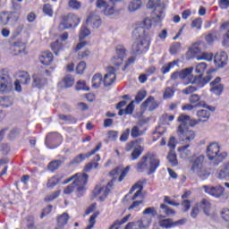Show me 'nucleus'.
<instances>
[{
    "instance_id": "obj_54",
    "label": "nucleus",
    "mask_w": 229,
    "mask_h": 229,
    "mask_svg": "<svg viewBox=\"0 0 229 229\" xmlns=\"http://www.w3.org/2000/svg\"><path fill=\"white\" fill-rule=\"evenodd\" d=\"M142 183H146V179H143L142 181L138 182L137 183H135L131 190L129 191L128 194L125 195L124 199H126V198H128L131 194H133V192H135V191H137V189H139V186H141Z\"/></svg>"
},
{
    "instance_id": "obj_58",
    "label": "nucleus",
    "mask_w": 229,
    "mask_h": 229,
    "mask_svg": "<svg viewBox=\"0 0 229 229\" xmlns=\"http://www.w3.org/2000/svg\"><path fill=\"white\" fill-rule=\"evenodd\" d=\"M58 196H60V191H54L52 194H50L45 198V201L47 203L55 201V199H56V198H58Z\"/></svg>"
},
{
    "instance_id": "obj_37",
    "label": "nucleus",
    "mask_w": 229,
    "mask_h": 229,
    "mask_svg": "<svg viewBox=\"0 0 229 229\" xmlns=\"http://www.w3.org/2000/svg\"><path fill=\"white\" fill-rule=\"evenodd\" d=\"M131 217V214H129L125 216L123 219L116 220L114 223L110 226L109 229H119L121 227V225H124V223H128V220Z\"/></svg>"
},
{
    "instance_id": "obj_49",
    "label": "nucleus",
    "mask_w": 229,
    "mask_h": 229,
    "mask_svg": "<svg viewBox=\"0 0 229 229\" xmlns=\"http://www.w3.org/2000/svg\"><path fill=\"white\" fill-rule=\"evenodd\" d=\"M63 81L64 83L65 89H70V87H72V85H74V78L72 77V75H66L64 78Z\"/></svg>"
},
{
    "instance_id": "obj_33",
    "label": "nucleus",
    "mask_w": 229,
    "mask_h": 229,
    "mask_svg": "<svg viewBox=\"0 0 229 229\" xmlns=\"http://www.w3.org/2000/svg\"><path fill=\"white\" fill-rule=\"evenodd\" d=\"M140 8H142V1L140 0H132L129 3V12H137V10H140Z\"/></svg>"
},
{
    "instance_id": "obj_42",
    "label": "nucleus",
    "mask_w": 229,
    "mask_h": 229,
    "mask_svg": "<svg viewBox=\"0 0 229 229\" xmlns=\"http://www.w3.org/2000/svg\"><path fill=\"white\" fill-rule=\"evenodd\" d=\"M174 65H178V61L174 60V61L168 63L167 64H165L164 66H162V68H161L162 74H167V72H169L171 71V69H173V67H174Z\"/></svg>"
},
{
    "instance_id": "obj_5",
    "label": "nucleus",
    "mask_w": 229,
    "mask_h": 229,
    "mask_svg": "<svg viewBox=\"0 0 229 229\" xmlns=\"http://www.w3.org/2000/svg\"><path fill=\"white\" fill-rule=\"evenodd\" d=\"M208 158L210 165L217 166L228 157V153L221 152L219 145L216 142L209 144L207 148Z\"/></svg>"
},
{
    "instance_id": "obj_6",
    "label": "nucleus",
    "mask_w": 229,
    "mask_h": 229,
    "mask_svg": "<svg viewBox=\"0 0 229 229\" xmlns=\"http://www.w3.org/2000/svg\"><path fill=\"white\" fill-rule=\"evenodd\" d=\"M80 18L74 13L64 14L61 18V22L58 26L59 31H64V30H71V28H77L80 24Z\"/></svg>"
},
{
    "instance_id": "obj_39",
    "label": "nucleus",
    "mask_w": 229,
    "mask_h": 229,
    "mask_svg": "<svg viewBox=\"0 0 229 229\" xmlns=\"http://www.w3.org/2000/svg\"><path fill=\"white\" fill-rule=\"evenodd\" d=\"M167 160L172 165V167H176V165H178V159L176 157V152H174V150H170L167 156Z\"/></svg>"
},
{
    "instance_id": "obj_46",
    "label": "nucleus",
    "mask_w": 229,
    "mask_h": 229,
    "mask_svg": "<svg viewBox=\"0 0 229 229\" xmlns=\"http://www.w3.org/2000/svg\"><path fill=\"white\" fill-rule=\"evenodd\" d=\"M26 221V228L25 229H37L35 226V217L33 216H29L25 218Z\"/></svg>"
},
{
    "instance_id": "obj_2",
    "label": "nucleus",
    "mask_w": 229,
    "mask_h": 229,
    "mask_svg": "<svg viewBox=\"0 0 229 229\" xmlns=\"http://www.w3.org/2000/svg\"><path fill=\"white\" fill-rule=\"evenodd\" d=\"M132 35L136 37V41L131 46V54L139 55L147 53L149 50V46H151L152 35H148L147 30L140 27L136 28Z\"/></svg>"
},
{
    "instance_id": "obj_8",
    "label": "nucleus",
    "mask_w": 229,
    "mask_h": 229,
    "mask_svg": "<svg viewBox=\"0 0 229 229\" xmlns=\"http://www.w3.org/2000/svg\"><path fill=\"white\" fill-rule=\"evenodd\" d=\"M75 180L73 181V185L76 188L78 198H81L85 194V187L89 182V174H76L73 175Z\"/></svg>"
},
{
    "instance_id": "obj_24",
    "label": "nucleus",
    "mask_w": 229,
    "mask_h": 229,
    "mask_svg": "<svg viewBox=\"0 0 229 229\" xmlns=\"http://www.w3.org/2000/svg\"><path fill=\"white\" fill-rule=\"evenodd\" d=\"M185 223V220H178L175 222H173V219L171 218H166V219H162L159 220V226L161 228H174V226H180V225H183Z\"/></svg>"
},
{
    "instance_id": "obj_43",
    "label": "nucleus",
    "mask_w": 229,
    "mask_h": 229,
    "mask_svg": "<svg viewBox=\"0 0 229 229\" xmlns=\"http://www.w3.org/2000/svg\"><path fill=\"white\" fill-rule=\"evenodd\" d=\"M69 223V214L64 213L57 218V226H65Z\"/></svg>"
},
{
    "instance_id": "obj_47",
    "label": "nucleus",
    "mask_w": 229,
    "mask_h": 229,
    "mask_svg": "<svg viewBox=\"0 0 229 229\" xmlns=\"http://www.w3.org/2000/svg\"><path fill=\"white\" fill-rule=\"evenodd\" d=\"M60 165H62L61 160H54L48 164L47 168L49 171H52V173H53V172L56 171V169H58V167H60Z\"/></svg>"
},
{
    "instance_id": "obj_50",
    "label": "nucleus",
    "mask_w": 229,
    "mask_h": 229,
    "mask_svg": "<svg viewBox=\"0 0 229 229\" xmlns=\"http://www.w3.org/2000/svg\"><path fill=\"white\" fill-rule=\"evenodd\" d=\"M23 28L24 27L22 25H19L13 33L10 40H19V38H21L19 36L22 32Z\"/></svg>"
},
{
    "instance_id": "obj_26",
    "label": "nucleus",
    "mask_w": 229,
    "mask_h": 229,
    "mask_svg": "<svg viewBox=\"0 0 229 229\" xmlns=\"http://www.w3.org/2000/svg\"><path fill=\"white\" fill-rule=\"evenodd\" d=\"M229 176V161L225 163L222 166H220L219 170L216 173V178L218 180H225V178H228Z\"/></svg>"
},
{
    "instance_id": "obj_41",
    "label": "nucleus",
    "mask_w": 229,
    "mask_h": 229,
    "mask_svg": "<svg viewBox=\"0 0 229 229\" xmlns=\"http://www.w3.org/2000/svg\"><path fill=\"white\" fill-rule=\"evenodd\" d=\"M196 175L200 178V180H207L208 176H210V172H208L206 168L202 167L196 172H194Z\"/></svg>"
},
{
    "instance_id": "obj_36",
    "label": "nucleus",
    "mask_w": 229,
    "mask_h": 229,
    "mask_svg": "<svg viewBox=\"0 0 229 229\" xmlns=\"http://www.w3.org/2000/svg\"><path fill=\"white\" fill-rule=\"evenodd\" d=\"M103 81V75L102 74H95L92 77L91 83L93 89H99L101 87V82Z\"/></svg>"
},
{
    "instance_id": "obj_19",
    "label": "nucleus",
    "mask_w": 229,
    "mask_h": 229,
    "mask_svg": "<svg viewBox=\"0 0 229 229\" xmlns=\"http://www.w3.org/2000/svg\"><path fill=\"white\" fill-rule=\"evenodd\" d=\"M89 35H90V30L87 28V26L83 25L81 28V33L79 35V40L81 42L76 46L75 51H80V49H83V47L87 46V41H81V40H85V38H87Z\"/></svg>"
},
{
    "instance_id": "obj_53",
    "label": "nucleus",
    "mask_w": 229,
    "mask_h": 229,
    "mask_svg": "<svg viewBox=\"0 0 229 229\" xmlns=\"http://www.w3.org/2000/svg\"><path fill=\"white\" fill-rule=\"evenodd\" d=\"M68 6L72 10H80V8H81V2L78 0H69Z\"/></svg>"
},
{
    "instance_id": "obj_44",
    "label": "nucleus",
    "mask_w": 229,
    "mask_h": 229,
    "mask_svg": "<svg viewBox=\"0 0 229 229\" xmlns=\"http://www.w3.org/2000/svg\"><path fill=\"white\" fill-rule=\"evenodd\" d=\"M207 70V63H199L196 65L195 72L203 78V72Z\"/></svg>"
},
{
    "instance_id": "obj_23",
    "label": "nucleus",
    "mask_w": 229,
    "mask_h": 229,
    "mask_svg": "<svg viewBox=\"0 0 229 229\" xmlns=\"http://www.w3.org/2000/svg\"><path fill=\"white\" fill-rule=\"evenodd\" d=\"M151 225V220L144 222V220H138L136 222H130L126 225L124 229H147Z\"/></svg>"
},
{
    "instance_id": "obj_21",
    "label": "nucleus",
    "mask_w": 229,
    "mask_h": 229,
    "mask_svg": "<svg viewBox=\"0 0 229 229\" xmlns=\"http://www.w3.org/2000/svg\"><path fill=\"white\" fill-rule=\"evenodd\" d=\"M115 68L109 66L107 68V73L104 76L103 83L105 87H110V85L115 82Z\"/></svg>"
},
{
    "instance_id": "obj_60",
    "label": "nucleus",
    "mask_w": 229,
    "mask_h": 229,
    "mask_svg": "<svg viewBox=\"0 0 229 229\" xmlns=\"http://www.w3.org/2000/svg\"><path fill=\"white\" fill-rule=\"evenodd\" d=\"M76 89L77 90H90V88L87 87L85 81H79Z\"/></svg>"
},
{
    "instance_id": "obj_34",
    "label": "nucleus",
    "mask_w": 229,
    "mask_h": 229,
    "mask_svg": "<svg viewBox=\"0 0 229 229\" xmlns=\"http://www.w3.org/2000/svg\"><path fill=\"white\" fill-rule=\"evenodd\" d=\"M61 178L58 175H54L51 178L47 180V189H53L54 187H56L61 182Z\"/></svg>"
},
{
    "instance_id": "obj_35",
    "label": "nucleus",
    "mask_w": 229,
    "mask_h": 229,
    "mask_svg": "<svg viewBox=\"0 0 229 229\" xmlns=\"http://www.w3.org/2000/svg\"><path fill=\"white\" fill-rule=\"evenodd\" d=\"M144 153V147L138 145L136 148H133L131 154V160H137L139 157H140Z\"/></svg>"
},
{
    "instance_id": "obj_7",
    "label": "nucleus",
    "mask_w": 229,
    "mask_h": 229,
    "mask_svg": "<svg viewBox=\"0 0 229 229\" xmlns=\"http://www.w3.org/2000/svg\"><path fill=\"white\" fill-rule=\"evenodd\" d=\"M147 8L154 9L152 13L154 22H162V20L165 17V13L164 12V5L160 4V0H149Z\"/></svg>"
},
{
    "instance_id": "obj_48",
    "label": "nucleus",
    "mask_w": 229,
    "mask_h": 229,
    "mask_svg": "<svg viewBox=\"0 0 229 229\" xmlns=\"http://www.w3.org/2000/svg\"><path fill=\"white\" fill-rule=\"evenodd\" d=\"M43 13L47 15V17H53L55 12L53 11V6L49 4H46L43 5Z\"/></svg>"
},
{
    "instance_id": "obj_45",
    "label": "nucleus",
    "mask_w": 229,
    "mask_h": 229,
    "mask_svg": "<svg viewBox=\"0 0 229 229\" xmlns=\"http://www.w3.org/2000/svg\"><path fill=\"white\" fill-rule=\"evenodd\" d=\"M110 176H112V180L107 183L108 187L114 186V182L117 181V176H119V168H114L109 173Z\"/></svg>"
},
{
    "instance_id": "obj_13",
    "label": "nucleus",
    "mask_w": 229,
    "mask_h": 229,
    "mask_svg": "<svg viewBox=\"0 0 229 229\" xmlns=\"http://www.w3.org/2000/svg\"><path fill=\"white\" fill-rule=\"evenodd\" d=\"M216 69H223L228 64V55L225 51H218L214 56Z\"/></svg>"
},
{
    "instance_id": "obj_61",
    "label": "nucleus",
    "mask_w": 229,
    "mask_h": 229,
    "mask_svg": "<svg viewBox=\"0 0 229 229\" xmlns=\"http://www.w3.org/2000/svg\"><path fill=\"white\" fill-rule=\"evenodd\" d=\"M86 67L87 64L85 62L81 61V63H79L76 67L77 74H83V71H85Z\"/></svg>"
},
{
    "instance_id": "obj_25",
    "label": "nucleus",
    "mask_w": 229,
    "mask_h": 229,
    "mask_svg": "<svg viewBox=\"0 0 229 229\" xmlns=\"http://www.w3.org/2000/svg\"><path fill=\"white\" fill-rule=\"evenodd\" d=\"M198 207L203 210L206 216H211L212 214V203H210V199H202V200L198 204Z\"/></svg>"
},
{
    "instance_id": "obj_51",
    "label": "nucleus",
    "mask_w": 229,
    "mask_h": 229,
    "mask_svg": "<svg viewBox=\"0 0 229 229\" xmlns=\"http://www.w3.org/2000/svg\"><path fill=\"white\" fill-rule=\"evenodd\" d=\"M214 59V54L204 52L201 55L197 57V60H206V62H212Z\"/></svg>"
},
{
    "instance_id": "obj_27",
    "label": "nucleus",
    "mask_w": 229,
    "mask_h": 229,
    "mask_svg": "<svg viewBox=\"0 0 229 229\" xmlns=\"http://www.w3.org/2000/svg\"><path fill=\"white\" fill-rule=\"evenodd\" d=\"M53 53L49 51L43 52L39 56V62L43 65H51L53 63Z\"/></svg>"
},
{
    "instance_id": "obj_63",
    "label": "nucleus",
    "mask_w": 229,
    "mask_h": 229,
    "mask_svg": "<svg viewBox=\"0 0 229 229\" xmlns=\"http://www.w3.org/2000/svg\"><path fill=\"white\" fill-rule=\"evenodd\" d=\"M147 96L146 91H140L135 97V103H140Z\"/></svg>"
},
{
    "instance_id": "obj_56",
    "label": "nucleus",
    "mask_w": 229,
    "mask_h": 229,
    "mask_svg": "<svg viewBox=\"0 0 229 229\" xmlns=\"http://www.w3.org/2000/svg\"><path fill=\"white\" fill-rule=\"evenodd\" d=\"M198 90V86H188L184 89L182 90V94H184V96H189Z\"/></svg>"
},
{
    "instance_id": "obj_52",
    "label": "nucleus",
    "mask_w": 229,
    "mask_h": 229,
    "mask_svg": "<svg viewBox=\"0 0 229 229\" xmlns=\"http://www.w3.org/2000/svg\"><path fill=\"white\" fill-rule=\"evenodd\" d=\"M214 40H217V32L216 30H211L207 36H206V41L208 44H212Z\"/></svg>"
},
{
    "instance_id": "obj_16",
    "label": "nucleus",
    "mask_w": 229,
    "mask_h": 229,
    "mask_svg": "<svg viewBox=\"0 0 229 229\" xmlns=\"http://www.w3.org/2000/svg\"><path fill=\"white\" fill-rule=\"evenodd\" d=\"M97 8H103V13L107 17H111V15H115V13H119V12L115 10V8H114V5H109L108 4H106V2H105V0H98Z\"/></svg>"
},
{
    "instance_id": "obj_11",
    "label": "nucleus",
    "mask_w": 229,
    "mask_h": 229,
    "mask_svg": "<svg viewBox=\"0 0 229 229\" xmlns=\"http://www.w3.org/2000/svg\"><path fill=\"white\" fill-rule=\"evenodd\" d=\"M126 58V47L123 45H119L115 48V55L112 58L111 62L113 65H115V67H119V65H123V62H124V59Z\"/></svg>"
},
{
    "instance_id": "obj_9",
    "label": "nucleus",
    "mask_w": 229,
    "mask_h": 229,
    "mask_svg": "<svg viewBox=\"0 0 229 229\" xmlns=\"http://www.w3.org/2000/svg\"><path fill=\"white\" fill-rule=\"evenodd\" d=\"M0 73V92H2V94H9V92H12V87L13 86L12 76H10V72L4 69H3Z\"/></svg>"
},
{
    "instance_id": "obj_28",
    "label": "nucleus",
    "mask_w": 229,
    "mask_h": 229,
    "mask_svg": "<svg viewBox=\"0 0 229 229\" xmlns=\"http://www.w3.org/2000/svg\"><path fill=\"white\" fill-rule=\"evenodd\" d=\"M17 19L19 18L18 17L13 18V13L4 12L0 13V24H2L3 26H6V24H8L10 21H17Z\"/></svg>"
},
{
    "instance_id": "obj_18",
    "label": "nucleus",
    "mask_w": 229,
    "mask_h": 229,
    "mask_svg": "<svg viewBox=\"0 0 229 229\" xmlns=\"http://www.w3.org/2000/svg\"><path fill=\"white\" fill-rule=\"evenodd\" d=\"M210 92L215 96H221L223 90H225V85L221 83V77H216L213 81L210 82Z\"/></svg>"
},
{
    "instance_id": "obj_38",
    "label": "nucleus",
    "mask_w": 229,
    "mask_h": 229,
    "mask_svg": "<svg viewBox=\"0 0 229 229\" xmlns=\"http://www.w3.org/2000/svg\"><path fill=\"white\" fill-rule=\"evenodd\" d=\"M43 85H46V79L34 75L32 87H37V89H42Z\"/></svg>"
},
{
    "instance_id": "obj_15",
    "label": "nucleus",
    "mask_w": 229,
    "mask_h": 229,
    "mask_svg": "<svg viewBox=\"0 0 229 229\" xmlns=\"http://www.w3.org/2000/svg\"><path fill=\"white\" fill-rule=\"evenodd\" d=\"M67 38H69V33L64 32L60 35L59 39L51 44V49L55 53V56H58V53H60V51H64V45L62 42H65Z\"/></svg>"
},
{
    "instance_id": "obj_40",
    "label": "nucleus",
    "mask_w": 229,
    "mask_h": 229,
    "mask_svg": "<svg viewBox=\"0 0 229 229\" xmlns=\"http://www.w3.org/2000/svg\"><path fill=\"white\" fill-rule=\"evenodd\" d=\"M58 117L61 121L68 123V124H76L77 120L71 114H58Z\"/></svg>"
},
{
    "instance_id": "obj_55",
    "label": "nucleus",
    "mask_w": 229,
    "mask_h": 229,
    "mask_svg": "<svg viewBox=\"0 0 229 229\" xmlns=\"http://www.w3.org/2000/svg\"><path fill=\"white\" fill-rule=\"evenodd\" d=\"M174 96V90L171 87H167L163 94V99H171Z\"/></svg>"
},
{
    "instance_id": "obj_31",
    "label": "nucleus",
    "mask_w": 229,
    "mask_h": 229,
    "mask_svg": "<svg viewBox=\"0 0 229 229\" xmlns=\"http://www.w3.org/2000/svg\"><path fill=\"white\" fill-rule=\"evenodd\" d=\"M13 106V98L12 97L4 96L0 97V106L4 108H10Z\"/></svg>"
},
{
    "instance_id": "obj_29",
    "label": "nucleus",
    "mask_w": 229,
    "mask_h": 229,
    "mask_svg": "<svg viewBox=\"0 0 229 229\" xmlns=\"http://www.w3.org/2000/svg\"><path fill=\"white\" fill-rule=\"evenodd\" d=\"M205 160V157L199 156L196 157L193 161L191 171L195 173L196 171H199V169L203 168V162Z\"/></svg>"
},
{
    "instance_id": "obj_22",
    "label": "nucleus",
    "mask_w": 229,
    "mask_h": 229,
    "mask_svg": "<svg viewBox=\"0 0 229 229\" xmlns=\"http://www.w3.org/2000/svg\"><path fill=\"white\" fill-rule=\"evenodd\" d=\"M111 186H103L101 188H99V186L95 187V189L93 190V195L94 196H99V201H104L105 199H106V198H108V194H110V188Z\"/></svg>"
},
{
    "instance_id": "obj_30",
    "label": "nucleus",
    "mask_w": 229,
    "mask_h": 229,
    "mask_svg": "<svg viewBox=\"0 0 229 229\" xmlns=\"http://www.w3.org/2000/svg\"><path fill=\"white\" fill-rule=\"evenodd\" d=\"M197 117L200 123H207L210 119V111L201 109L197 112Z\"/></svg>"
},
{
    "instance_id": "obj_20",
    "label": "nucleus",
    "mask_w": 229,
    "mask_h": 229,
    "mask_svg": "<svg viewBox=\"0 0 229 229\" xmlns=\"http://www.w3.org/2000/svg\"><path fill=\"white\" fill-rule=\"evenodd\" d=\"M201 97L198 94H192L190 98H189V101L191 104H196L198 103L195 106L196 107H199L202 106L203 108H208V110H210V112H216V107H212L210 106H208L205 101H200Z\"/></svg>"
},
{
    "instance_id": "obj_4",
    "label": "nucleus",
    "mask_w": 229,
    "mask_h": 229,
    "mask_svg": "<svg viewBox=\"0 0 229 229\" xmlns=\"http://www.w3.org/2000/svg\"><path fill=\"white\" fill-rule=\"evenodd\" d=\"M159 166L160 159L157 157V155L148 152L138 162L136 170L138 173H144L146 169H148V174H153Z\"/></svg>"
},
{
    "instance_id": "obj_10",
    "label": "nucleus",
    "mask_w": 229,
    "mask_h": 229,
    "mask_svg": "<svg viewBox=\"0 0 229 229\" xmlns=\"http://www.w3.org/2000/svg\"><path fill=\"white\" fill-rule=\"evenodd\" d=\"M62 144V136L58 132L49 133L45 140V145L48 149H56Z\"/></svg>"
},
{
    "instance_id": "obj_64",
    "label": "nucleus",
    "mask_w": 229,
    "mask_h": 229,
    "mask_svg": "<svg viewBox=\"0 0 229 229\" xmlns=\"http://www.w3.org/2000/svg\"><path fill=\"white\" fill-rule=\"evenodd\" d=\"M221 216H222V219H224V221H229V209L224 208L221 211Z\"/></svg>"
},
{
    "instance_id": "obj_59",
    "label": "nucleus",
    "mask_w": 229,
    "mask_h": 229,
    "mask_svg": "<svg viewBox=\"0 0 229 229\" xmlns=\"http://www.w3.org/2000/svg\"><path fill=\"white\" fill-rule=\"evenodd\" d=\"M149 214H151V216L153 217H155L156 216H158V213L157 212V209L153 207L147 208L143 211V216H148Z\"/></svg>"
},
{
    "instance_id": "obj_12",
    "label": "nucleus",
    "mask_w": 229,
    "mask_h": 229,
    "mask_svg": "<svg viewBox=\"0 0 229 229\" xmlns=\"http://www.w3.org/2000/svg\"><path fill=\"white\" fill-rule=\"evenodd\" d=\"M202 189H204L206 194H209V196H213V198H221V196L225 194V187L221 184L216 186L204 185Z\"/></svg>"
},
{
    "instance_id": "obj_57",
    "label": "nucleus",
    "mask_w": 229,
    "mask_h": 229,
    "mask_svg": "<svg viewBox=\"0 0 229 229\" xmlns=\"http://www.w3.org/2000/svg\"><path fill=\"white\" fill-rule=\"evenodd\" d=\"M160 208H161V210H163L165 212V214L166 216H174L176 214V212H174V209H171L165 204H161L160 205Z\"/></svg>"
},
{
    "instance_id": "obj_62",
    "label": "nucleus",
    "mask_w": 229,
    "mask_h": 229,
    "mask_svg": "<svg viewBox=\"0 0 229 229\" xmlns=\"http://www.w3.org/2000/svg\"><path fill=\"white\" fill-rule=\"evenodd\" d=\"M202 24H203V21H201V18H197L192 21L191 28H197V30H201Z\"/></svg>"
},
{
    "instance_id": "obj_17",
    "label": "nucleus",
    "mask_w": 229,
    "mask_h": 229,
    "mask_svg": "<svg viewBox=\"0 0 229 229\" xmlns=\"http://www.w3.org/2000/svg\"><path fill=\"white\" fill-rule=\"evenodd\" d=\"M11 49L13 51V55H21V53H24L26 51V43L22 41L21 38H18L17 40H10Z\"/></svg>"
},
{
    "instance_id": "obj_14",
    "label": "nucleus",
    "mask_w": 229,
    "mask_h": 229,
    "mask_svg": "<svg viewBox=\"0 0 229 229\" xmlns=\"http://www.w3.org/2000/svg\"><path fill=\"white\" fill-rule=\"evenodd\" d=\"M102 144L98 143L96 148L91 150L90 152L87 153V154H79L78 156H76L72 161H71V165H76L78 164H81V162H83V160H85V158H89V157H92V155H96V153H98V151H99V149H101L102 148Z\"/></svg>"
},
{
    "instance_id": "obj_1",
    "label": "nucleus",
    "mask_w": 229,
    "mask_h": 229,
    "mask_svg": "<svg viewBox=\"0 0 229 229\" xmlns=\"http://www.w3.org/2000/svg\"><path fill=\"white\" fill-rule=\"evenodd\" d=\"M177 121L178 123H181L177 130L180 140L182 142H191V140H194L196 134L194 133V131L189 130V126H196L197 124H199L201 123L199 119H191V116L182 114L178 117Z\"/></svg>"
},
{
    "instance_id": "obj_3",
    "label": "nucleus",
    "mask_w": 229,
    "mask_h": 229,
    "mask_svg": "<svg viewBox=\"0 0 229 229\" xmlns=\"http://www.w3.org/2000/svg\"><path fill=\"white\" fill-rule=\"evenodd\" d=\"M193 72L194 67L182 69L180 71L181 80H188V82H184V85H196L199 89H203V87L212 80L211 74L214 72V70L208 71L205 78H202L201 75L194 76V74H192Z\"/></svg>"
},
{
    "instance_id": "obj_32",
    "label": "nucleus",
    "mask_w": 229,
    "mask_h": 229,
    "mask_svg": "<svg viewBox=\"0 0 229 229\" xmlns=\"http://www.w3.org/2000/svg\"><path fill=\"white\" fill-rule=\"evenodd\" d=\"M19 78L17 81L21 83V85H30L31 83V78L30 77V73L28 72H21L19 74Z\"/></svg>"
}]
</instances>
